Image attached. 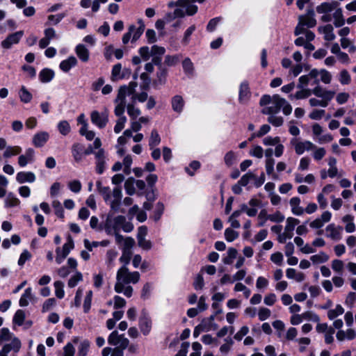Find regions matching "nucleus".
<instances>
[{
    "mask_svg": "<svg viewBox=\"0 0 356 356\" xmlns=\"http://www.w3.org/2000/svg\"><path fill=\"white\" fill-rule=\"evenodd\" d=\"M138 326L143 335L147 336L150 333L152 322L149 314L145 311L142 312L141 316L139 318Z\"/></svg>",
    "mask_w": 356,
    "mask_h": 356,
    "instance_id": "obj_1",
    "label": "nucleus"
},
{
    "mask_svg": "<svg viewBox=\"0 0 356 356\" xmlns=\"http://www.w3.org/2000/svg\"><path fill=\"white\" fill-rule=\"evenodd\" d=\"M24 34V31H18L8 34L6 38L1 42V47L6 49H10L13 44H17L19 42Z\"/></svg>",
    "mask_w": 356,
    "mask_h": 356,
    "instance_id": "obj_2",
    "label": "nucleus"
},
{
    "mask_svg": "<svg viewBox=\"0 0 356 356\" xmlns=\"http://www.w3.org/2000/svg\"><path fill=\"white\" fill-rule=\"evenodd\" d=\"M315 13L314 9L308 8L307 13L299 16V25L306 26L308 28H313L316 24V20L314 18Z\"/></svg>",
    "mask_w": 356,
    "mask_h": 356,
    "instance_id": "obj_3",
    "label": "nucleus"
},
{
    "mask_svg": "<svg viewBox=\"0 0 356 356\" xmlns=\"http://www.w3.org/2000/svg\"><path fill=\"white\" fill-rule=\"evenodd\" d=\"M251 97V91L248 81L241 82L238 91V102L240 104H247Z\"/></svg>",
    "mask_w": 356,
    "mask_h": 356,
    "instance_id": "obj_4",
    "label": "nucleus"
},
{
    "mask_svg": "<svg viewBox=\"0 0 356 356\" xmlns=\"http://www.w3.org/2000/svg\"><path fill=\"white\" fill-rule=\"evenodd\" d=\"M120 226H122L124 232H131L134 229V225L131 222H127L124 216H118L114 218V230L119 231Z\"/></svg>",
    "mask_w": 356,
    "mask_h": 356,
    "instance_id": "obj_5",
    "label": "nucleus"
},
{
    "mask_svg": "<svg viewBox=\"0 0 356 356\" xmlns=\"http://www.w3.org/2000/svg\"><path fill=\"white\" fill-rule=\"evenodd\" d=\"M95 171L98 175L104 173L106 168L105 151L104 149H99L95 153Z\"/></svg>",
    "mask_w": 356,
    "mask_h": 356,
    "instance_id": "obj_6",
    "label": "nucleus"
},
{
    "mask_svg": "<svg viewBox=\"0 0 356 356\" xmlns=\"http://www.w3.org/2000/svg\"><path fill=\"white\" fill-rule=\"evenodd\" d=\"M91 122L99 129H103L108 122V116L105 114H100L97 111H93L90 115Z\"/></svg>",
    "mask_w": 356,
    "mask_h": 356,
    "instance_id": "obj_7",
    "label": "nucleus"
},
{
    "mask_svg": "<svg viewBox=\"0 0 356 356\" xmlns=\"http://www.w3.org/2000/svg\"><path fill=\"white\" fill-rule=\"evenodd\" d=\"M49 134L47 131H40L36 133L33 137V145L35 147H42L48 141Z\"/></svg>",
    "mask_w": 356,
    "mask_h": 356,
    "instance_id": "obj_8",
    "label": "nucleus"
},
{
    "mask_svg": "<svg viewBox=\"0 0 356 356\" xmlns=\"http://www.w3.org/2000/svg\"><path fill=\"white\" fill-rule=\"evenodd\" d=\"M168 73L167 68L159 69L156 72V78L152 81V86L155 89H158L159 86L165 84Z\"/></svg>",
    "mask_w": 356,
    "mask_h": 356,
    "instance_id": "obj_9",
    "label": "nucleus"
},
{
    "mask_svg": "<svg viewBox=\"0 0 356 356\" xmlns=\"http://www.w3.org/2000/svg\"><path fill=\"white\" fill-rule=\"evenodd\" d=\"M72 154L76 163L81 161L84 155V145L79 143H74L72 147Z\"/></svg>",
    "mask_w": 356,
    "mask_h": 356,
    "instance_id": "obj_10",
    "label": "nucleus"
},
{
    "mask_svg": "<svg viewBox=\"0 0 356 356\" xmlns=\"http://www.w3.org/2000/svg\"><path fill=\"white\" fill-rule=\"evenodd\" d=\"M16 180L19 184L25 182L33 183L35 181V175L32 172L21 171L17 172Z\"/></svg>",
    "mask_w": 356,
    "mask_h": 356,
    "instance_id": "obj_11",
    "label": "nucleus"
},
{
    "mask_svg": "<svg viewBox=\"0 0 356 356\" xmlns=\"http://www.w3.org/2000/svg\"><path fill=\"white\" fill-rule=\"evenodd\" d=\"M312 93L318 97H321L322 99H325L326 100H332L334 97V92L331 90H325L322 88L320 86H316L312 90Z\"/></svg>",
    "mask_w": 356,
    "mask_h": 356,
    "instance_id": "obj_12",
    "label": "nucleus"
},
{
    "mask_svg": "<svg viewBox=\"0 0 356 356\" xmlns=\"http://www.w3.org/2000/svg\"><path fill=\"white\" fill-rule=\"evenodd\" d=\"M77 59L74 56H69L62 60L59 64L60 69L64 72H68L72 67L77 65Z\"/></svg>",
    "mask_w": 356,
    "mask_h": 356,
    "instance_id": "obj_13",
    "label": "nucleus"
},
{
    "mask_svg": "<svg viewBox=\"0 0 356 356\" xmlns=\"http://www.w3.org/2000/svg\"><path fill=\"white\" fill-rule=\"evenodd\" d=\"M300 223V220L293 217H289L286 219V225L285 227V232L286 237L290 239L293 236V230L296 225Z\"/></svg>",
    "mask_w": 356,
    "mask_h": 356,
    "instance_id": "obj_14",
    "label": "nucleus"
},
{
    "mask_svg": "<svg viewBox=\"0 0 356 356\" xmlns=\"http://www.w3.org/2000/svg\"><path fill=\"white\" fill-rule=\"evenodd\" d=\"M326 230L330 232V234L327 236L330 237L333 240H340L341 238V232L343 230V227L340 225L335 227L334 223L330 224L327 226Z\"/></svg>",
    "mask_w": 356,
    "mask_h": 356,
    "instance_id": "obj_15",
    "label": "nucleus"
},
{
    "mask_svg": "<svg viewBox=\"0 0 356 356\" xmlns=\"http://www.w3.org/2000/svg\"><path fill=\"white\" fill-rule=\"evenodd\" d=\"M55 76V72L52 69L43 68L38 74L40 82L46 83L50 82Z\"/></svg>",
    "mask_w": 356,
    "mask_h": 356,
    "instance_id": "obj_16",
    "label": "nucleus"
},
{
    "mask_svg": "<svg viewBox=\"0 0 356 356\" xmlns=\"http://www.w3.org/2000/svg\"><path fill=\"white\" fill-rule=\"evenodd\" d=\"M75 52L78 58L82 62H88L90 57L89 50L83 44H79L75 48Z\"/></svg>",
    "mask_w": 356,
    "mask_h": 356,
    "instance_id": "obj_17",
    "label": "nucleus"
},
{
    "mask_svg": "<svg viewBox=\"0 0 356 356\" xmlns=\"http://www.w3.org/2000/svg\"><path fill=\"white\" fill-rule=\"evenodd\" d=\"M333 29V26L330 24H326L324 26H319L318 29L319 32L324 33V40L326 41H332L335 39Z\"/></svg>",
    "mask_w": 356,
    "mask_h": 356,
    "instance_id": "obj_18",
    "label": "nucleus"
},
{
    "mask_svg": "<svg viewBox=\"0 0 356 356\" xmlns=\"http://www.w3.org/2000/svg\"><path fill=\"white\" fill-rule=\"evenodd\" d=\"M172 108L174 111L180 113L182 112L184 106V101L181 95H177L172 98Z\"/></svg>",
    "mask_w": 356,
    "mask_h": 356,
    "instance_id": "obj_19",
    "label": "nucleus"
},
{
    "mask_svg": "<svg viewBox=\"0 0 356 356\" xmlns=\"http://www.w3.org/2000/svg\"><path fill=\"white\" fill-rule=\"evenodd\" d=\"M33 298L34 296L32 293V289L31 287L26 288L19 300V306L22 307L28 306L29 300H31Z\"/></svg>",
    "mask_w": 356,
    "mask_h": 356,
    "instance_id": "obj_20",
    "label": "nucleus"
},
{
    "mask_svg": "<svg viewBox=\"0 0 356 356\" xmlns=\"http://www.w3.org/2000/svg\"><path fill=\"white\" fill-rule=\"evenodd\" d=\"M130 272L129 269L125 266H122L117 272V281L122 282L124 284H129L128 278L129 277Z\"/></svg>",
    "mask_w": 356,
    "mask_h": 356,
    "instance_id": "obj_21",
    "label": "nucleus"
},
{
    "mask_svg": "<svg viewBox=\"0 0 356 356\" xmlns=\"http://www.w3.org/2000/svg\"><path fill=\"white\" fill-rule=\"evenodd\" d=\"M334 17V25L335 27H341L344 25L346 20L343 15L342 9L341 8H337L333 14Z\"/></svg>",
    "mask_w": 356,
    "mask_h": 356,
    "instance_id": "obj_22",
    "label": "nucleus"
},
{
    "mask_svg": "<svg viewBox=\"0 0 356 356\" xmlns=\"http://www.w3.org/2000/svg\"><path fill=\"white\" fill-rule=\"evenodd\" d=\"M74 243L73 238L70 235L67 238V242L63 245L61 253H63V258H66L70 254L71 250L74 249Z\"/></svg>",
    "mask_w": 356,
    "mask_h": 356,
    "instance_id": "obj_23",
    "label": "nucleus"
},
{
    "mask_svg": "<svg viewBox=\"0 0 356 356\" xmlns=\"http://www.w3.org/2000/svg\"><path fill=\"white\" fill-rule=\"evenodd\" d=\"M98 192L102 195L104 200L106 202L111 198V190L108 186H102L101 181L96 182Z\"/></svg>",
    "mask_w": 356,
    "mask_h": 356,
    "instance_id": "obj_24",
    "label": "nucleus"
},
{
    "mask_svg": "<svg viewBox=\"0 0 356 356\" xmlns=\"http://www.w3.org/2000/svg\"><path fill=\"white\" fill-rule=\"evenodd\" d=\"M26 318V314L24 310L17 309L13 318V323L18 326H22L24 324Z\"/></svg>",
    "mask_w": 356,
    "mask_h": 356,
    "instance_id": "obj_25",
    "label": "nucleus"
},
{
    "mask_svg": "<svg viewBox=\"0 0 356 356\" xmlns=\"http://www.w3.org/2000/svg\"><path fill=\"white\" fill-rule=\"evenodd\" d=\"M354 217L351 215L347 214L342 218V221L346 222V231L348 233H352L355 230V225L353 222Z\"/></svg>",
    "mask_w": 356,
    "mask_h": 356,
    "instance_id": "obj_26",
    "label": "nucleus"
},
{
    "mask_svg": "<svg viewBox=\"0 0 356 356\" xmlns=\"http://www.w3.org/2000/svg\"><path fill=\"white\" fill-rule=\"evenodd\" d=\"M19 95L21 102L25 104L29 103L33 98L32 94L27 90V88L24 86H22L21 87L19 92Z\"/></svg>",
    "mask_w": 356,
    "mask_h": 356,
    "instance_id": "obj_27",
    "label": "nucleus"
},
{
    "mask_svg": "<svg viewBox=\"0 0 356 356\" xmlns=\"http://www.w3.org/2000/svg\"><path fill=\"white\" fill-rule=\"evenodd\" d=\"M161 143V137L156 129H153L151 132V136L149 140V146L152 149L154 147L159 145Z\"/></svg>",
    "mask_w": 356,
    "mask_h": 356,
    "instance_id": "obj_28",
    "label": "nucleus"
},
{
    "mask_svg": "<svg viewBox=\"0 0 356 356\" xmlns=\"http://www.w3.org/2000/svg\"><path fill=\"white\" fill-rule=\"evenodd\" d=\"M142 83L140 86L142 90L148 91L150 89L151 78L146 72H143L140 76Z\"/></svg>",
    "mask_w": 356,
    "mask_h": 356,
    "instance_id": "obj_29",
    "label": "nucleus"
},
{
    "mask_svg": "<svg viewBox=\"0 0 356 356\" xmlns=\"http://www.w3.org/2000/svg\"><path fill=\"white\" fill-rule=\"evenodd\" d=\"M135 179L134 177H129L124 182V189L126 193L129 195H133L136 193L134 187Z\"/></svg>",
    "mask_w": 356,
    "mask_h": 356,
    "instance_id": "obj_30",
    "label": "nucleus"
},
{
    "mask_svg": "<svg viewBox=\"0 0 356 356\" xmlns=\"http://www.w3.org/2000/svg\"><path fill=\"white\" fill-rule=\"evenodd\" d=\"M201 167V163L198 161H193L190 163L189 165L185 167V172L190 176H194L195 172L199 170Z\"/></svg>",
    "mask_w": 356,
    "mask_h": 356,
    "instance_id": "obj_31",
    "label": "nucleus"
},
{
    "mask_svg": "<svg viewBox=\"0 0 356 356\" xmlns=\"http://www.w3.org/2000/svg\"><path fill=\"white\" fill-rule=\"evenodd\" d=\"M92 291L91 290H89L86 292V295L84 298L83 301V312L85 314H88L91 308V304H92Z\"/></svg>",
    "mask_w": 356,
    "mask_h": 356,
    "instance_id": "obj_32",
    "label": "nucleus"
},
{
    "mask_svg": "<svg viewBox=\"0 0 356 356\" xmlns=\"http://www.w3.org/2000/svg\"><path fill=\"white\" fill-rule=\"evenodd\" d=\"M5 204L7 207H15L20 204V201L13 193H9L6 199Z\"/></svg>",
    "mask_w": 356,
    "mask_h": 356,
    "instance_id": "obj_33",
    "label": "nucleus"
},
{
    "mask_svg": "<svg viewBox=\"0 0 356 356\" xmlns=\"http://www.w3.org/2000/svg\"><path fill=\"white\" fill-rule=\"evenodd\" d=\"M123 337L122 334H119L117 330L113 331L108 337V343L111 346H117L120 343V339Z\"/></svg>",
    "mask_w": 356,
    "mask_h": 356,
    "instance_id": "obj_34",
    "label": "nucleus"
},
{
    "mask_svg": "<svg viewBox=\"0 0 356 356\" xmlns=\"http://www.w3.org/2000/svg\"><path fill=\"white\" fill-rule=\"evenodd\" d=\"M164 204L161 202H158L154 211L153 218L155 222L159 221L164 212Z\"/></svg>",
    "mask_w": 356,
    "mask_h": 356,
    "instance_id": "obj_35",
    "label": "nucleus"
},
{
    "mask_svg": "<svg viewBox=\"0 0 356 356\" xmlns=\"http://www.w3.org/2000/svg\"><path fill=\"white\" fill-rule=\"evenodd\" d=\"M181 57V54H175L172 56L167 55L165 57L164 63L168 66H175L179 62Z\"/></svg>",
    "mask_w": 356,
    "mask_h": 356,
    "instance_id": "obj_36",
    "label": "nucleus"
},
{
    "mask_svg": "<svg viewBox=\"0 0 356 356\" xmlns=\"http://www.w3.org/2000/svg\"><path fill=\"white\" fill-rule=\"evenodd\" d=\"M83 280L82 273L79 271H76V273L72 275L68 280L67 285L70 288L75 287L79 282Z\"/></svg>",
    "mask_w": 356,
    "mask_h": 356,
    "instance_id": "obj_37",
    "label": "nucleus"
},
{
    "mask_svg": "<svg viewBox=\"0 0 356 356\" xmlns=\"http://www.w3.org/2000/svg\"><path fill=\"white\" fill-rule=\"evenodd\" d=\"M310 259L314 264L325 263L329 259V256L324 252H321L318 254L312 255Z\"/></svg>",
    "mask_w": 356,
    "mask_h": 356,
    "instance_id": "obj_38",
    "label": "nucleus"
},
{
    "mask_svg": "<svg viewBox=\"0 0 356 356\" xmlns=\"http://www.w3.org/2000/svg\"><path fill=\"white\" fill-rule=\"evenodd\" d=\"M54 286L55 288V295L56 296L59 298L62 299L65 296V291H64V284L61 281H56L54 283Z\"/></svg>",
    "mask_w": 356,
    "mask_h": 356,
    "instance_id": "obj_39",
    "label": "nucleus"
},
{
    "mask_svg": "<svg viewBox=\"0 0 356 356\" xmlns=\"http://www.w3.org/2000/svg\"><path fill=\"white\" fill-rule=\"evenodd\" d=\"M90 347V341L88 339H85L81 342L78 348V356H86Z\"/></svg>",
    "mask_w": 356,
    "mask_h": 356,
    "instance_id": "obj_40",
    "label": "nucleus"
},
{
    "mask_svg": "<svg viewBox=\"0 0 356 356\" xmlns=\"http://www.w3.org/2000/svg\"><path fill=\"white\" fill-rule=\"evenodd\" d=\"M127 113L131 120H136L141 112L138 108H136L134 104H129L127 106Z\"/></svg>",
    "mask_w": 356,
    "mask_h": 356,
    "instance_id": "obj_41",
    "label": "nucleus"
},
{
    "mask_svg": "<svg viewBox=\"0 0 356 356\" xmlns=\"http://www.w3.org/2000/svg\"><path fill=\"white\" fill-rule=\"evenodd\" d=\"M52 206L54 209L55 215L60 219H63L65 218L64 209L60 204V202L58 200H54L52 203Z\"/></svg>",
    "mask_w": 356,
    "mask_h": 356,
    "instance_id": "obj_42",
    "label": "nucleus"
},
{
    "mask_svg": "<svg viewBox=\"0 0 356 356\" xmlns=\"http://www.w3.org/2000/svg\"><path fill=\"white\" fill-rule=\"evenodd\" d=\"M344 309L341 305H337L335 309H330L327 312V317L330 320H333L338 316L343 314Z\"/></svg>",
    "mask_w": 356,
    "mask_h": 356,
    "instance_id": "obj_43",
    "label": "nucleus"
},
{
    "mask_svg": "<svg viewBox=\"0 0 356 356\" xmlns=\"http://www.w3.org/2000/svg\"><path fill=\"white\" fill-rule=\"evenodd\" d=\"M22 152V148L19 146L11 147L9 146L6 148V151L3 153V156L5 158H10L12 156H15Z\"/></svg>",
    "mask_w": 356,
    "mask_h": 356,
    "instance_id": "obj_44",
    "label": "nucleus"
},
{
    "mask_svg": "<svg viewBox=\"0 0 356 356\" xmlns=\"http://www.w3.org/2000/svg\"><path fill=\"white\" fill-rule=\"evenodd\" d=\"M58 130L63 135L67 136L71 131L70 125L66 120H62L58 124Z\"/></svg>",
    "mask_w": 356,
    "mask_h": 356,
    "instance_id": "obj_45",
    "label": "nucleus"
},
{
    "mask_svg": "<svg viewBox=\"0 0 356 356\" xmlns=\"http://www.w3.org/2000/svg\"><path fill=\"white\" fill-rule=\"evenodd\" d=\"M274 159H268L266 160V170L268 175H272L273 179H277V175L274 173Z\"/></svg>",
    "mask_w": 356,
    "mask_h": 356,
    "instance_id": "obj_46",
    "label": "nucleus"
},
{
    "mask_svg": "<svg viewBox=\"0 0 356 356\" xmlns=\"http://www.w3.org/2000/svg\"><path fill=\"white\" fill-rule=\"evenodd\" d=\"M182 67L184 72L186 74H192L194 71V66L193 63H192L191 60L189 58H186L182 61Z\"/></svg>",
    "mask_w": 356,
    "mask_h": 356,
    "instance_id": "obj_47",
    "label": "nucleus"
},
{
    "mask_svg": "<svg viewBox=\"0 0 356 356\" xmlns=\"http://www.w3.org/2000/svg\"><path fill=\"white\" fill-rule=\"evenodd\" d=\"M224 161L227 167H231L236 161V154L232 150L227 152L224 156Z\"/></svg>",
    "mask_w": 356,
    "mask_h": 356,
    "instance_id": "obj_48",
    "label": "nucleus"
},
{
    "mask_svg": "<svg viewBox=\"0 0 356 356\" xmlns=\"http://www.w3.org/2000/svg\"><path fill=\"white\" fill-rule=\"evenodd\" d=\"M253 178H256V175L252 172H248L243 175L238 182L241 186H246Z\"/></svg>",
    "mask_w": 356,
    "mask_h": 356,
    "instance_id": "obj_49",
    "label": "nucleus"
},
{
    "mask_svg": "<svg viewBox=\"0 0 356 356\" xmlns=\"http://www.w3.org/2000/svg\"><path fill=\"white\" fill-rule=\"evenodd\" d=\"M224 234L228 242H232L238 237V232L229 227L225 230Z\"/></svg>",
    "mask_w": 356,
    "mask_h": 356,
    "instance_id": "obj_50",
    "label": "nucleus"
},
{
    "mask_svg": "<svg viewBox=\"0 0 356 356\" xmlns=\"http://www.w3.org/2000/svg\"><path fill=\"white\" fill-rule=\"evenodd\" d=\"M138 24L140 25L136 29V31L134 32V33L133 35V38H132V40H131L132 42H136V40H138L140 38V36L142 35V34L144 32L145 26V24H144L143 20L142 19H139L138 20Z\"/></svg>",
    "mask_w": 356,
    "mask_h": 356,
    "instance_id": "obj_51",
    "label": "nucleus"
},
{
    "mask_svg": "<svg viewBox=\"0 0 356 356\" xmlns=\"http://www.w3.org/2000/svg\"><path fill=\"white\" fill-rule=\"evenodd\" d=\"M195 25L193 24L189 26L186 31L184 32V38L181 40V43L184 45H187L190 41V37L193 34V33L195 31Z\"/></svg>",
    "mask_w": 356,
    "mask_h": 356,
    "instance_id": "obj_52",
    "label": "nucleus"
},
{
    "mask_svg": "<svg viewBox=\"0 0 356 356\" xmlns=\"http://www.w3.org/2000/svg\"><path fill=\"white\" fill-rule=\"evenodd\" d=\"M129 95L127 86H121L118 90L117 99L120 102H126V96Z\"/></svg>",
    "mask_w": 356,
    "mask_h": 356,
    "instance_id": "obj_53",
    "label": "nucleus"
},
{
    "mask_svg": "<svg viewBox=\"0 0 356 356\" xmlns=\"http://www.w3.org/2000/svg\"><path fill=\"white\" fill-rule=\"evenodd\" d=\"M272 101L275 104V108H276L277 111H280L282 106H284V104L286 103V99L284 98L281 97L277 94L273 95Z\"/></svg>",
    "mask_w": 356,
    "mask_h": 356,
    "instance_id": "obj_54",
    "label": "nucleus"
},
{
    "mask_svg": "<svg viewBox=\"0 0 356 356\" xmlns=\"http://www.w3.org/2000/svg\"><path fill=\"white\" fill-rule=\"evenodd\" d=\"M330 2H323L318 6L316 8V12L319 14H327L332 12V8Z\"/></svg>",
    "mask_w": 356,
    "mask_h": 356,
    "instance_id": "obj_55",
    "label": "nucleus"
},
{
    "mask_svg": "<svg viewBox=\"0 0 356 356\" xmlns=\"http://www.w3.org/2000/svg\"><path fill=\"white\" fill-rule=\"evenodd\" d=\"M339 81L342 85H348L350 83V75L346 70H342L340 72Z\"/></svg>",
    "mask_w": 356,
    "mask_h": 356,
    "instance_id": "obj_56",
    "label": "nucleus"
},
{
    "mask_svg": "<svg viewBox=\"0 0 356 356\" xmlns=\"http://www.w3.org/2000/svg\"><path fill=\"white\" fill-rule=\"evenodd\" d=\"M12 333L7 327H3L0 330V343L11 339Z\"/></svg>",
    "mask_w": 356,
    "mask_h": 356,
    "instance_id": "obj_57",
    "label": "nucleus"
},
{
    "mask_svg": "<svg viewBox=\"0 0 356 356\" xmlns=\"http://www.w3.org/2000/svg\"><path fill=\"white\" fill-rule=\"evenodd\" d=\"M258 219H259V222H258L257 226L258 227L264 226L266 220H268V214L267 213V211L265 209H263L260 211V212L258 215Z\"/></svg>",
    "mask_w": 356,
    "mask_h": 356,
    "instance_id": "obj_58",
    "label": "nucleus"
},
{
    "mask_svg": "<svg viewBox=\"0 0 356 356\" xmlns=\"http://www.w3.org/2000/svg\"><path fill=\"white\" fill-rule=\"evenodd\" d=\"M31 254L27 250H23L18 259V265L19 266H23L26 261L29 260L31 258Z\"/></svg>",
    "mask_w": 356,
    "mask_h": 356,
    "instance_id": "obj_59",
    "label": "nucleus"
},
{
    "mask_svg": "<svg viewBox=\"0 0 356 356\" xmlns=\"http://www.w3.org/2000/svg\"><path fill=\"white\" fill-rule=\"evenodd\" d=\"M56 303V300L54 298H48L44 301L42 305V312H46L50 310Z\"/></svg>",
    "mask_w": 356,
    "mask_h": 356,
    "instance_id": "obj_60",
    "label": "nucleus"
},
{
    "mask_svg": "<svg viewBox=\"0 0 356 356\" xmlns=\"http://www.w3.org/2000/svg\"><path fill=\"white\" fill-rule=\"evenodd\" d=\"M127 122L126 116H121L117 121L115 127L114 131L116 134H119L124 127V124Z\"/></svg>",
    "mask_w": 356,
    "mask_h": 356,
    "instance_id": "obj_61",
    "label": "nucleus"
},
{
    "mask_svg": "<svg viewBox=\"0 0 356 356\" xmlns=\"http://www.w3.org/2000/svg\"><path fill=\"white\" fill-rule=\"evenodd\" d=\"M320 74L321 80L323 83L328 84L331 82L332 75L327 70H326L325 69H322L320 70Z\"/></svg>",
    "mask_w": 356,
    "mask_h": 356,
    "instance_id": "obj_62",
    "label": "nucleus"
},
{
    "mask_svg": "<svg viewBox=\"0 0 356 356\" xmlns=\"http://www.w3.org/2000/svg\"><path fill=\"white\" fill-rule=\"evenodd\" d=\"M138 53L141 58L147 61L149 59L151 56V52L149 51V49L147 46H143L141 47L138 49Z\"/></svg>",
    "mask_w": 356,
    "mask_h": 356,
    "instance_id": "obj_63",
    "label": "nucleus"
},
{
    "mask_svg": "<svg viewBox=\"0 0 356 356\" xmlns=\"http://www.w3.org/2000/svg\"><path fill=\"white\" fill-rule=\"evenodd\" d=\"M68 187L72 192L77 193L81 190V184L79 180H74L68 184Z\"/></svg>",
    "mask_w": 356,
    "mask_h": 356,
    "instance_id": "obj_64",
    "label": "nucleus"
}]
</instances>
